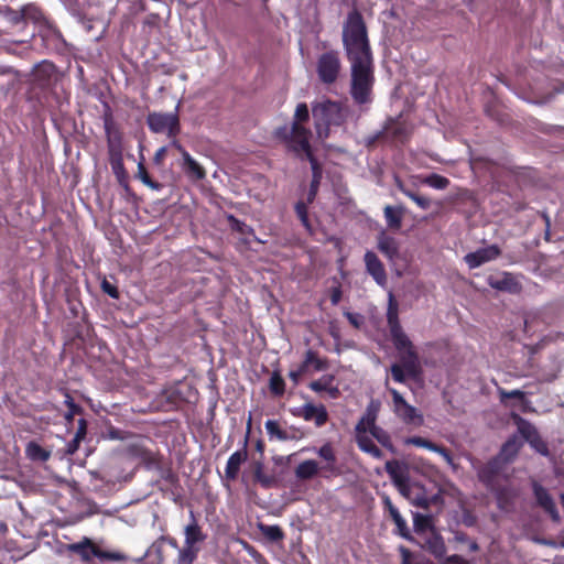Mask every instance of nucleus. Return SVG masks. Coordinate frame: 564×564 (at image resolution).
<instances>
[{"label": "nucleus", "mask_w": 564, "mask_h": 564, "mask_svg": "<svg viewBox=\"0 0 564 564\" xmlns=\"http://www.w3.org/2000/svg\"><path fill=\"white\" fill-rule=\"evenodd\" d=\"M343 42L351 63V70H371L372 56L367 26L361 13L352 10L343 26Z\"/></svg>", "instance_id": "nucleus-1"}, {"label": "nucleus", "mask_w": 564, "mask_h": 564, "mask_svg": "<svg viewBox=\"0 0 564 564\" xmlns=\"http://www.w3.org/2000/svg\"><path fill=\"white\" fill-rule=\"evenodd\" d=\"M308 120V107L305 102H300L296 106L291 127H278L273 131L274 139L283 144L289 153L306 151L307 149L312 148V131L304 127V123H306Z\"/></svg>", "instance_id": "nucleus-2"}, {"label": "nucleus", "mask_w": 564, "mask_h": 564, "mask_svg": "<svg viewBox=\"0 0 564 564\" xmlns=\"http://www.w3.org/2000/svg\"><path fill=\"white\" fill-rule=\"evenodd\" d=\"M395 349L400 352V364H393L390 368L391 377L395 382L404 383L406 378L420 380L423 369L419 354L406 334L402 338L391 339Z\"/></svg>", "instance_id": "nucleus-3"}, {"label": "nucleus", "mask_w": 564, "mask_h": 564, "mask_svg": "<svg viewBox=\"0 0 564 564\" xmlns=\"http://www.w3.org/2000/svg\"><path fill=\"white\" fill-rule=\"evenodd\" d=\"M316 453L325 464L321 466L318 462L314 459L301 462L294 469V475L297 480L307 481L316 476L328 478L340 475V469L337 466L336 453L330 443H325L316 451Z\"/></svg>", "instance_id": "nucleus-4"}, {"label": "nucleus", "mask_w": 564, "mask_h": 564, "mask_svg": "<svg viewBox=\"0 0 564 564\" xmlns=\"http://www.w3.org/2000/svg\"><path fill=\"white\" fill-rule=\"evenodd\" d=\"M104 129L107 138L109 163L112 172L117 176L119 183L129 191L130 187L127 183V172L123 164L122 134L116 126L110 111L106 112L104 116Z\"/></svg>", "instance_id": "nucleus-5"}, {"label": "nucleus", "mask_w": 564, "mask_h": 564, "mask_svg": "<svg viewBox=\"0 0 564 564\" xmlns=\"http://www.w3.org/2000/svg\"><path fill=\"white\" fill-rule=\"evenodd\" d=\"M315 130L321 139L328 138L330 126H340L345 116L338 102L325 100L312 108Z\"/></svg>", "instance_id": "nucleus-6"}, {"label": "nucleus", "mask_w": 564, "mask_h": 564, "mask_svg": "<svg viewBox=\"0 0 564 564\" xmlns=\"http://www.w3.org/2000/svg\"><path fill=\"white\" fill-rule=\"evenodd\" d=\"M69 550L78 554L83 561L89 562L93 557L100 561L123 562L128 557L120 551H105L90 539L84 538L83 541L69 545Z\"/></svg>", "instance_id": "nucleus-7"}, {"label": "nucleus", "mask_w": 564, "mask_h": 564, "mask_svg": "<svg viewBox=\"0 0 564 564\" xmlns=\"http://www.w3.org/2000/svg\"><path fill=\"white\" fill-rule=\"evenodd\" d=\"M507 465H505V460L500 456H495L485 464L474 465L478 480L490 491L499 490L500 479Z\"/></svg>", "instance_id": "nucleus-8"}, {"label": "nucleus", "mask_w": 564, "mask_h": 564, "mask_svg": "<svg viewBox=\"0 0 564 564\" xmlns=\"http://www.w3.org/2000/svg\"><path fill=\"white\" fill-rule=\"evenodd\" d=\"M147 124L153 133H165L170 139H174L181 132L177 110L171 113L150 112L147 116Z\"/></svg>", "instance_id": "nucleus-9"}, {"label": "nucleus", "mask_w": 564, "mask_h": 564, "mask_svg": "<svg viewBox=\"0 0 564 564\" xmlns=\"http://www.w3.org/2000/svg\"><path fill=\"white\" fill-rule=\"evenodd\" d=\"M384 469L399 492L403 497L410 499L412 487L410 484V471L408 465L403 462L391 459L386 463Z\"/></svg>", "instance_id": "nucleus-10"}, {"label": "nucleus", "mask_w": 564, "mask_h": 564, "mask_svg": "<svg viewBox=\"0 0 564 564\" xmlns=\"http://www.w3.org/2000/svg\"><path fill=\"white\" fill-rule=\"evenodd\" d=\"M511 419L517 424L521 436L530 444V446L541 455L547 456V444L542 440L536 427L517 413H512Z\"/></svg>", "instance_id": "nucleus-11"}, {"label": "nucleus", "mask_w": 564, "mask_h": 564, "mask_svg": "<svg viewBox=\"0 0 564 564\" xmlns=\"http://www.w3.org/2000/svg\"><path fill=\"white\" fill-rule=\"evenodd\" d=\"M388 391L392 398L393 412L406 424H422L423 415L419 413L416 408L409 404L401 393L394 388H388Z\"/></svg>", "instance_id": "nucleus-12"}, {"label": "nucleus", "mask_w": 564, "mask_h": 564, "mask_svg": "<svg viewBox=\"0 0 564 564\" xmlns=\"http://www.w3.org/2000/svg\"><path fill=\"white\" fill-rule=\"evenodd\" d=\"M291 153L300 160H307L311 164L312 181L307 193V203H313L317 196L321 181L323 177V167L318 162L317 158L314 155L313 148H310L306 151H297Z\"/></svg>", "instance_id": "nucleus-13"}, {"label": "nucleus", "mask_w": 564, "mask_h": 564, "mask_svg": "<svg viewBox=\"0 0 564 564\" xmlns=\"http://www.w3.org/2000/svg\"><path fill=\"white\" fill-rule=\"evenodd\" d=\"M350 94L357 104L370 101L372 85L375 82L373 73H351Z\"/></svg>", "instance_id": "nucleus-14"}, {"label": "nucleus", "mask_w": 564, "mask_h": 564, "mask_svg": "<svg viewBox=\"0 0 564 564\" xmlns=\"http://www.w3.org/2000/svg\"><path fill=\"white\" fill-rule=\"evenodd\" d=\"M381 498L384 511L388 512L389 517L395 524L394 533L405 540L412 541L413 538L406 524V521L403 519L398 508L393 505L390 497L388 495H383Z\"/></svg>", "instance_id": "nucleus-15"}, {"label": "nucleus", "mask_w": 564, "mask_h": 564, "mask_svg": "<svg viewBox=\"0 0 564 564\" xmlns=\"http://www.w3.org/2000/svg\"><path fill=\"white\" fill-rule=\"evenodd\" d=\"M532 489L538 506L541 507L554 522H558L561 519L560 513L547 489L540 485L538 481H533Z\"/></svg>", "instance_id": "nucleus-16"}, {"label": "nucleus", "mask_w": 564, "mask_h": 564, "mask_svg": "<svg viewBox=\"0 0 564 564\" xmlns=\"http://www.w3.org/2000/svg\"><path fill=\"white\" fill-rule=\"evenodd\" d=\"M500 253V248L497 245H491L486 248H480L475 252L467 253L464 259L470 269H475L486 262L497 259Z\"/></svg>", "instance_id": "nucleus-17"}, {"label": "nucleus", "mask_w": 564, "mask_h": 564, "mask_svg": "<svg viewBox=\"0 0 564 564\" xmlns=\"http://www.w3.org/2000/svg\"><path fill=\"white\" fill-rule=\"evenodd\" d=\"M405 444L414 445L417 447H423L431 452H435V453L440 454L449 466H452L453 468H456L452 452L443 445H438V444L433 443L432 441L421 437V436L408 437L405 440Z\"/></svg>", "instance_id": "nucleus-18"}, {"label": "nucleus", "mask_w": 564, "mask_h": 564, "mask_svg": "<svg viewBox=\"0 0 564 564\" xmlns=\"http://www.w3.org/2000/svg\"><path fill=\"white\" fill-rule=\"evenodd\" d=\"M364 260L367 272L372 276L376 283L380 286H386L388 280L387 272L378 256L372 251H367Z\"/></svg>", "instance_id": "nucleus-19"}, {"label": "nucleus", "mask_w": 564, "mask_h": 564, "mask_svg": "<svg viewBox=\"0 0 564 564\" xmlns=\"http://www.w3.org/2000/svg\"><path fill=\"white\" fill-rule=\"evenodd\" d=\"M247 444H248V435L245 438L243 447L239 451H236L232 453L226 464L225 467V475L228 480H236L239 471L240 466L243 464L248 458V451H247Z\"/></svg>", "instance_id": "nucleus-20"}, {"label": "nucleus", "mask_w": 564, "mask_h": 564, "mask_svg": "<svg viewBox=\"0 0 564 564\" xmlns=\"http://www.w3.org/2000/svg\"><path fill=\"white\" fill-rule=\"evenodd\" d=\"M297 415L305 421H314L317 427L325 425L328 421V413L323 404L315 405L313 403H306L301 408Z\"/></svg>", "instance_id": "nucleus-21"}, {"label": "nucleus", "mask_w": 564, "mask_h": 564, "mask_svg": "<svg viewBox=\"0 0 564 564\" xmlns=\"http://www.w3.org/2000/svg\"><path fill=\"white\" fill-rule=\"evenodd\" d=\"M387 322L391 339L395 337L402 338V335H404L405 333L403 332L402 326L400 324L398 303L394 300L392 293L389 294Z\"/></svg>", "instance_id": "nucleus-22"}, {"label": "nucleus", "mask_w": 564, "mask_h": 564, "mask_svg": "<svg viewBox=\"0 0 564 564\" xmlns=\"http://www.w3.org/2000/svg\"><path fill=\"white\" fill-rule=\"evenodd\" d=\"M334 382L335 376L327 373L310 382L308 388L316 393L326 392L332 399H337L340 395V391Z\"/></svg>", "instance_id": "nucleus-23"}, {"label": "nucleus", "mask_w": 564, "mask_h": 564, "mask_svg": "<svg viewBox=\"0 0 564 564\" xmlns=\"http://www.w3.org/2000/svg\"><path fill=\"white\" fill-rule=\"evenodd\" d=\"M488 284L495 290L509 293H518L521 289L519 282L509 272H503L501 276H489Z\"/></svg>", "instance_id": "nucleus-24"}, {"label": "nucleus", "mask_w": 564, "mask_h": 564, "mask_svg": "<svg viewBox=\"0 0 564 564\" xmlns=\"http://www.w3.org/2000/svg\"><path fill=\"white\" fill-rule=\"evenodd\" d=\"M311 367L315 371H323L328 368V361H327V359L319 358L317 351L308 349L304 355L303 361L297 367V370L303 376H305L310 372Z\"/></svg>", "instance_id": "nucleus-25"}, {"label": "nucleus", "mask_w": 564, "mask_h": 564, "mask_svg": "<svg viewBox=\"0 0 564 564\" xmlns=\"http://www.w3.org/2000/svg\"><path fill=\"white\" fill-rule=\"evenodd\" d=\"M37 33L41 35L43 42L48 44L50 42L57 43L61 39L59 32L44 17L37 13Z\"/></svg>", "instance_id": "nucleus-26"}, {"label": "nucleus", "mask_w": 564, "mask_h": 564, "mask_svg": "<svg viewBox=\"0 0 564 564\" xmlns=\"http://www.w3.org/2000/svg\"><path fill=\"white\" fill-rule=\"evenodd\" d=\"M378 249L389 259L394 260L399 254V243L395 238L381 234L378 239Z\"/></svg>", "instance_id": "nucleus-27"}, {"label": "nucleus", "mask_w": 564, "mask_h": 564, "mask_svg": "<svg viewBox=\"0 0 564 564\" xmlns=\"http://www.w3.org/2000/svg\"><path fill=\"white\" fill-rule=\"evenodd\" d=\"M184 164L183 169L185 174L194 181H202L206 177V172L204 167L196 162L189 153H184Z\"/></svg>", "instance_id": "nucleus-28"}, {"label": "nucleus", "mask_w": 564, "mask_h": 564, "mask_svg": "<svg viewBox=\"0 0 564 564\" xmlns=\"http://www.w3.org/2000/svg\"><path fill=\"white\" fill-rule=\"evenodd\" d=\"M387 133L395 141L404 142L409 139L411 130L405 122L391 119L386 126Z\"/></svg>", "instance_id": "nucleus-29"}, {"label": "nucleus", "mask_w": 564, "mask_h": 564, "mask_svg": "<svg viewBox=\"0 0 564 564\" xmlns=\"http://www.w3.org/2000/svg\"><path fill=\"white\" fill-rule=\"evenodd\" d=\"M404 212L403 206L388 205L384 207V218L390 229L399 230L401 228Z\"/></svg>", "instance_id": "nucleus-30"}, {"label": "nucleus", "mask_w": 564, "mask_h": 564, "mask_svg": "<svg viewBox=\"0 0 564 564\" xmlns=\"http://www.w3.org/2000/svg\"><path fill=\"white\" fill-rule=\"evenodd\" d=\"M193 514V512L191 513ZM193 521L185 527V545L195 546L196 543L205 541L206 534L203 533L202 528L198 525L194 516Z\"/></svg>", "instance_id": "nucleus-31"}, {"label": "nucleus", "mask_w": 564, "mask_h": 564, "mask_svg": "<svg viewBox=\"0 0 564 564\" xmlns=\"http://www.w3.org/2000/svg\"><path fill=\"white\" fill-rule=\"evenodd\" d=\"M424 547L436 558H442L446 553L444 540L436 531L426 539Z\"/></svg>", "instance_id": "nucleus-32"}, {"label": "nucleus", "mask_w": 564, "mask_h": 564, "mask_svg": "<svg viewBox=\"0 0 564 564\" xmlns=\"http://www.w3.org/2000/svg\"><path fill=\"white\" fill-rule=\"evenodd\" d=\"M356 443L360 451L371 455L373 458L380 459L383 457L382 451L367 434H356Z\"/></svg>", "instance_id": "nucleus-33"}, {"label": "nucleus", "mask_w": 564, "mask_h": 564, "mask_svg": "<svg viewBox=\"0 0 564 564\" xmlns=\"http://www.w3.org/2000/svg\"><path fill=\"white\" fill-rule=\"evenodd\" d=\"M520 448H521V443H519L517 437L513 436V437L509 438L502 445V447L497 456H500L501 459L505 460V465H508L517 457Z\"/></svg>", "instance_id": "nucleus-34"}, {"label": "nucleus", "mask_w": 564, "mask_h": 564, "mask_svg": "<svg viewBox=\"0 0 564 564\" xmlns=\"http://www.w3.org/2000/svg\"><path fill=\"white\" fill-rule=\"evenodd\" d=\"M254 481L260 484L262 488L269 489L275 486L276 479L274 475L264 473L263 464L258 462L253 467Z\"/></svg>", "instance_id": "nucleus-35"}, {"label": "nucleus", "mask_w": 564, "mask_h": 564, "mask_svg": "<svg viewBox=\"0 0 564 564\" xmlns=\"http://www.w3.org/2000/svg\"><path fill=\"white\" fill-rule=\"evenodd\" d=\"M413 527L415 533L417 534H423L426 533L427 531L432 533L433 531H435L433 527V518L430 514H422L419 512L414 513Z\"/></svg>", "instance_id": "nucleus-36"}, {"label": "nucleus", "mask_w": 564, "mask_h": 564, "mask_svg": "<svg viewBox=\"0 0 564 564\" xmlns=\"http://www.w3.org/2000/svg\"><path fill=\"white\" fill-rule=\"evenodd\" d=\"M340 62L337 52L324 53L318 59V70H339Z\"/></svg>", "instance_id": "nucleus-37"}, {"label": "nucleus", "mask_w": 564, "mask_h": 564, "mask_svg": "<svg viewBox=\"0 0 564 564\" xmlns=\"http://www.w3.org/2000/svg\"><path fill=\"white\" fill-rule=\"evenodd\" d=\"M228 221H229L230 228L234 231H237L241 236L245 237V242H247V243L249 242L247 240L248 237H253L254 240H258L257 237H256L254 230H253V228L251 226H249L246 223L239 220L238 218H236L232 215L228 216Z\"/></svg>", "instance_id": "nucleus-38"}, {"label": "nucleus", "mask_w": 564, "mask_h": 564, "mask_svg": "<svg viewBox=\"0 0 564 564\" xmlns=\"http://www.w3.org/2000/svg\"><path fill=\"white\" fill-rule=\"evenodd\" d=\"M370 434L375 437L383 447L393 452V444L391 437L387 431L373 424V419H370Z\"/></svg>", "instance_id": "nucleus-39"}, {"label": "nucleus", "mask_w": 564, "mask_h": 564, "mask_svg": "<svg viewBox=\"0 0 564 564\" xmlns=\"http://www.w3.org/2000/svg\"><path fill=\"white\" fill-rule=\"evenodd\" d=\"M264 426H265V431L271 440L276 438L279 441H288L291 438L289 433L285 430H283L280 426L279 422L275 420H268L265 422Z\"/></svg>", "instance_id": "nucleus-40"}, {"label": "nucleus", "mask_w": 564, "mask_h": 564, "mask_svg": "<svg viewBox=\"0 0 564 564\" xmlns=\"http://www.w3.org/2000/svg\"><path fill=\"white\" fill-rule=\"evenodd\" d=\"M421 183L435 189H445L449 185V180L441 174L432 173L424 176Z\"/></svg>", "instance_id": "nucleus-41"}, {"label": "nucleus", "mask_w": 564, "mask_h": 564, "mask_svg": "<svg viewBox=\"0 0 564 564\" xmlns=\"http://www.w3.org/2000/svg\"><path fill=\"white\" fill-rule=\"evenodd\" d=\"M269 388L273 395L282 397L285 392V382L280 371L274 370L269 380Z\"/></svg>", "instance_id": "nucleus-42"}, {"label": "nucleus", "mask_w": 564, "mask_h": 564, "mask_svg": "<svg viewBox=\"0 0 564 564\" xmlns=\"http://www.w3.org/2000/svg\"><path fill=\"white\" fill-rule=\"evenodd\" d=\"M398 187L405 196L412 199L422 209H429L431 207L430 198L410 191L401 182H398Z\"/></svg>", "instance_id": "nucleus-43"}, {"label": "nucleus", "mask_w": 564, "mask_h": 564, "mask_svg": "<svg viewBox=\"0 0 564 564\" xmlns=\"http://www.w3.org/2000/svg\"><path fill=\"white\" fill-rule=\"evenodd\" d=\"M453 541L456 544L466 545L467 546V551L470 552V553L479 551V544L477 543V541L470 539L468 536V534L463 532V531H455L454 532V536H453Z\"/></svg>", "instance_id": "nucleus-44"}, {"label": "nucleus", "mask_w": 564, "mask_h": 564, "mask_svg": "<svg viewBox=\"0 0 564 564\" xmlns=\"http://www.w3.org/2000/svg\"><path fill=\"white\" fill-rule=\"evenodd\" d=\"M260 530L272 542H279L284 539V532L279 525L261 524Z\"/></svg>", "instance_id": "nucleus-45"}, {"label": "nucleus", "mask_w": 564, "mask_h": 564, "mask_svg": "<svg viewBox=\"0 0 564 564\" xmlns=\"http://www.w3.org/2000/svg\"><path fill=\"white\" fill-rule=\"evenodd\" d=\"M138 177L141 180V182L144 185L149 186L152 189L158 191L162 187V185L159 182H155L150 177L148 170H147L145 165L143 164V162L138 163Z\"/></svg>", "instance_id": "nucleus-46"}, {"label": "nucleus", "mask_w": 564, "mask_h": 564, "mask_svg": "<svg viewBox=\"0 0 564 564\" xmlns=\"http://www.w3.org/2000/svg\"><path fill=\"white\" fill-rule=\"evenodd\" d=\"M198 549L194 546L184 545L178 553V564H193L197 557Z\"/></svg>", "instance_id": "nucleus-47"}, {"label": "nucleus", "mask_w": 564, "mask_h": 564, "mask_svg": "<svg viewBox=\"0 0 564 564\" xmlns=\"http://www.w3.org/2000/svg\"><path fill=\"white\" fill-rule=\"evenodd\" d=\"M370 419H373V424H376V420H377L376 413L368 410L367 413L357 423L356 429H355L356 434H366L367 432H370V429H371Z\"/></svg>", "instance_id": "nucleus-48"}, {"label": "nucleus", "mask_w": 564, "mask_h": 564, "mask_svg": "<svg viewBox=\"0 0 564 564\" xmlns=\"http://www.w3.org/2000/svg\"><path fill=\"white\" fill-rule=\"evenodd\" d=\"M308 204L307 200L306 202H297L295 204V213H296V216L299 217V219L301 220L302 225L306 228V229H311V223H310V218H308Z\"/></svg>", "instance_id": "nucleus-49"}, {"label": "nucleus", "mask_w": 564, "mask_h": 564, "mask_svg": "<svg viewBox=\"0 0 564 564\" xmlns=\"http://www.w3.org/2000/svg\"><path fill=\"white\" fill-rule=\"evenodd\" d=\"M486 113L497 121L499 124H506L508 122V116L502 112L497 106L487 105L485 108Z\"/></svg>", "instance_id": "nucleus-50"}, {"label": "nucleus", "mask_w": 564, "mask_h": 564, "mask_svg": "<svg viewBox=\"0 0 564 564\" xmlns=\"http://www.w3.org/2000/svg\"><path fill=\"white\" fill-rule=\"evenodd\" d=\"M66 398H67L66 403H67L68 411L65 414V419L70 424L74 421L75 415L82 414L84 412V410L80 405L76 404L73 401L70 395L67 394Z\"/></svg>", "instance_id": "nucleus-51"}, {"label": "nucleus", "mask_w": 564, "mask_h": 564, "mask_svg": "<svg viewBox=\"0 0 564 564\" xmlns=\"http://www.w3.org/2000/svg\"><path fill=\"white\" fill-rule=\"evenodd\" d=\"M498 394L501 402H505L506 399H518L520 401L525 399V393L521 390L507 391L502 388H498Z\"/></svg>", "instance_id": "nucleus-52"}, {"label": "nucleus", "mask_w": 564, "mask_h": 564, "mask_svg": "<svg viewBox=\"0 0 564 564\" xmlns=\"http://www.w3.org/2000/svg\"><path fill=\"white\" fill-rule=\"evenodd\" d=\"M101 290L108 294L112 299H119V291L117 286L108 282L107 280H104L101 283Z\"/></svg>", "instance_id": "nucleus-53"}, {"label": "nucleus", "mask_w": 564, "mask_h": 564, "mask_svg": "<svg viewBox=\"0 0 564 564\" xmlns=\"http://www.w3.org/2000/svg\"><path fill=\"white\" fill-rule=\"evenodd\" d=\"M87 426H88V423H87L86 419H84V417L78 419L77 429L75 432V435L77 436V438L85 440V437L87 435Z\"/></svg>", "instance_id": "nucleus-54"}, {"label": "nucleus", "mask_w": 564, "mask_h": 564, "mask_svg": "<svg viewBox=\"0 0 564 564\" xmlns=\"http://www.w3.org/2000/svg\"><path fill=\"white\" fill-rule=\"evenodd\" d=\"M82 441H83L82 438H77V436L74 435L73 440L70 442H68L66 445V453L70 454V455L75 454L77 452V449L79 448Z\"/></svg>", "instance_id": "nucleus-55"}, {"label": "nucleus", "mask_w": 564, "mask_h": 564, "mask_svg": "<svg viewBox=\"0 0 564 564\" xmlns=\"http://www.w3.org/2000/svg\"><path fill=\"white\" fill-rule=\"evenodd\" d=\"M445 562L446 564H468V561L458 554L447 556Z\"/></svg>", "instance_id": "nucleus-56"}, {"label": "nucleus", "mask_w": 564, "mask_h": 564, "mask_svg": "<svg viewBox=\"0 0 564 564\" xmlns=\"http://www.w3.org/2000/svg\"><path fill=\"white\" fill-rule=\"evenodd\" d=\"M413 505L423 509H427L430 507V500L425 496H417L413 499Z\"/></svg>", "instance_id": "nucleus-57"}, {"label": "nucleus", "mask_w": 564, "mask_h": 564, "mask_svg": "<svg viewBox=\"0 0 564 564\" xmlns=\"http://www.w3.org/2000/svg\"><path fill=\"white\" fill-rule=\"evenodd\" d=\"M341 300V290L340 288H334L330 293V302L333 305H337Z\"/></svg>", "instance_id": "nucleus-58"}, {"label": "nucleus", "mask_w": 564, "mask_h": 564, "mask_svg": "<svg viewBox=\"0 0 564 564\" xmlns=\"http://www.w3.org/2000/svg\"><path fill=\"white\" fill-rule=\"evenodd\" d=\"M322 82L332 84L337 78V73H319Z\"/></svg>", "instance_id": "nucleus-59"}, {"label": "nucleus", "mask_w": 564, "mask_h": 564, "mask_svg": "<svg viewBox=\"0 0 564 564\" xmlns=\"http://www.w3.org/2000/svg\"><path fill=\"white\" fill-rule=\"evenodd\" d=\"M25 453L30 459L35 460V441H30L28 443Z\"/></svg>", "instance_id": "nucleus-60"}, {"label": "nucleus", "mask_w": 564, "mask_h": 564, "mask_svg": "<svg viewBox=\"0 0 564 564\" xmlns=\"http://www.w3.org/2000/svg\"><path fill=\"white\" fill-rule=\"evenodd\" d=\"M302 377H303V375L301 372H299L297 369L291 370L289 372V378L291 379V381L293 382L294 386H297L300 383Z\"/></svg>", "instance_id": "nucleus-61"}, {"label": "nucleus", "mask_w": 564, "mask_h": 564, "mask_svg": "<svg viewBox=\"0 0 564 564\" xmlns=\"http://www.w3.org/2000/svg\"><path fill=\"white\" fill-rule=\"evenodd\" d=\"M165 153H166V148H164V147L160 148L154 154V158H153L154 163L160 164L163 161Z\"/></svg>", "instance_id": "nucleus-62"}, {"label": "nucleus", "mask_w": 564, "mask_h": 564, "mask_svg": "<svg viewBox=\"0 0 564 564\" xmlns=\"http://www.w3.org/2000/svg\"><path fill=\"white\" fill-rule=\"evenodd\" d=\"M172 142H171V145L173 148H175L181 154H182V158L184 159V153H188L184 147L178 142V140L176 139V137L174 139H171Z\"/></svg>", "instance_id": "nucleus-63"}, {"label": "nucleus", "mask_w": 564, "mask_h": 564, "mask_svg": "<svg viewBox=\"0 0 564 564\" xmlns=\"http://www.w3.org/2000/svg\"><path fill=\"white\" fill-rule=\"evenodd\" d=\"M50 456V453L42 448L41 446L37 445V460H43L45 462Z\"/></svg>", "instance_id": "nucleus-64"}]
</instances>
